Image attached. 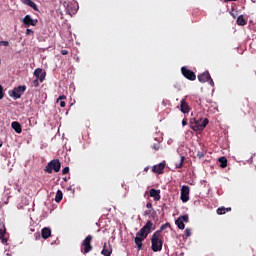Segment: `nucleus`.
<instances>
[{"label":"nucleus","instance_id":"nucleus-27","mask_svg":"<svg viewBox=\"0 0 256 256\" xmlns=\"http://www.w3.org/2000/svg\"><path fill=\"white\" fill-rule=\"evenodd\" d=\"M216 213H217V215H225V213H227V212H226L225 207H222V208H218L216 210Z\"/></svg>","mask_w":256,"mask_h":256},{"label":"nucleus","instance_id":"nucleus-11","mask_svg":"<svg viewBox=\"0 0 256 256\" xmlns=\"http://www.w3.org/2000/svg\"><path fill=\"white\" fill-rule=\"evenodd\" d=\"M34 75L36 76V79H38L40 81V83H43L45 81L47 72L43 71V69H41V68H36L34 70Z\"/></svg>","mask_w":256,"mask_h":256},{"label":"nucleus","instance_id":"nucleus-35","mask_svg":"<svg viewBox=\"0 0 256 256\" xmlns=\"http://www.w3.org/2000/svg\"><path fill=\"white\" fill-rule=\"evenodd\" d=\"M32 83L34 87H39V79L36 78Z\"/></svg>","mask_w":256,"mask_h":256},{"label":"nucleus","instance_id":"nucleus-10","mask_svg":"<svg viewBox=\"0 0 256 256\" xmlns=\"http://www.w3.org/2000/svg\"><path fill=\"white\" fill-rule=\"evenodd\" d=\"M180 191H181L180 199L182 203H187V201H189V193H190L189 186L187 185L182 186Z\"/></svg>","mask_w":256,"mask_h":256},{"label":"nucleus","instance_id":"nucleus-14","mask_svg":"<svg viewBox=\"0 0 256 256\" xmlns=\"http://www.w3.org/2000/svg\"><path fill=\"white\" fill-rule=\"evenodd\" d=\"M180 111L184 113V115L191 111V108L189 107V104L187 103V101H185V99H182L180 101Z\"/></svg>","mask_w":256,"mask_h":256},{"label":"nucleus","instance_id":"nucleus-2","mask_svg":"<svg viewBox=\"0 0 256 256\" xmlns=\"http://www.w3.org/2000/svg\"><path fill=\"white\" fill-rule=\"evenodd\" d=\"M151 249L154 253L163 250V236L161 235L160 231H156L151 236Z\"/></svg>","mask_w":256,"mask_h":256},{"label":"nucleus","instance_id":"nucleus-37","mask_svg":"<svg viewBox=\"0 0 256 256\" xmlns=\"http://www.w3.org/2000/svg\"><path fill=\"white\" fill-rule=\"evenodd\" d=\"M146 207L147 209H150L153 211V204L151 202H147Z\"/></svg>","mask_w":256,"mask_h":256},{"label":"nucleus","instance_id":"nucleus-46","mask_svg":"<svg viewBox=\"0 0 256 256\" xmlns=\"http://www.w3.org/2000/svg\"><path fill=\"white\" fill-rule=\"evenodd\" d=\"M144 171L148 172L149 171V167L144 168Z\"/></svg>","mask_w":256,"mask_h":256},{"label":"nucleus","instance_id":"nucleus-45","mask_svg":"<svg viewBox=\"0 0 256 256\" xmlns=\"http://www.w3.org/2000/svg\"><path fill=\"white\" fill-rule=\"evenodd\" d=\"M229 1H237V0H225V3H229Z\"/></svg>","mask_w":256,"mask_h":256},{"label":"nucleus","instance_id":"nucleus-23","mask_svg":"<svg viewBox=\"0 0 256 256\" xmlns=\"http://www.w3.org/2000/svg\"><path fill=\"white\" fill-rule=\"evenodd\" d=\"M55 201L56 203H61V201H63V192L61 190L56 192Z\"/></svg>","mask_w":256,"mask_h":256},{"label":"nucleus","instance_id":"nucleus-40","mask_svg":"<svg viewBox=\"0 0 256 256\" xmlns=\"http://www.w3.org/2000/svg\"><path fill=\"white\" fill-rule=\"evenodd\" d=\"M152 211H153V210L148 209V210H146V211L144 212V215H151Z\"/></svg>","mask_w":256,"mask_h":256},{"label":"nucleus","instance_id":"nucleus-47","mask_svg":"<svg viewBox=\"0 0 256 256\" xmlns=\"http://www.w3.org/2000/svg\"><path fill=\"white\" fill-rule=\"evenodd\" d=\"M225 209H226V212L231 211V207H228V208H225Z\"/></svg>","mask_w":256,"mask_h":256},{"label":"nucleus","instance_id":"nucleus-15","mask_svg":"<svg viewBox=\"0 0 256 256\" xmlns=\"http://www.w3.org/2000/svg\"><path fill=\"white\" fill-rule=\"evenodd\" d=\"M209 79H211V74H209V71H206V72L198 75V81L200 83H207V81H209Z\"/></svg>","mask_w":256,"mask_h":256},{"label":"nucleus","instance_id":"nucleus-13","mask_svg":"<svg viewBox=\"0 0 256 256\" xmlns=\"http://www.w3.org/2000/svg\"><path fill=\"white\" fill-rule=\"evenodd\" d=\"M112 253H113V247L111 246V244L107 245V243H104L103 249L101 251V255L111 256Z\"/></svg>","mask_w":256,"mask_h":256},{"label":"nucleus","instance_id":"nucleus-28","mask_svg":"<svg viewBox=\"0 0 256 256\" xmlns=\"http://www.w3.org/2000/svg\"><path fill=\"white\" fill-rule=\"evenodd\" d=\"M179 219H181L183 223H189V215L187 214L180 216Z\"/></svg>","mask_w":256,"mask_h":256},{"label":"nucleus","instance_id":"nucleus-12","mask_svg":"<svg viewBox=\"0 0 256 256\" xmlns=\"http://www.w3.org/2000/svg\"><path fill=\"white\" fill-rule=\"evenodd\" d=\"M165 165H166L165 162L159 163L158 165H154L152 167V172L157 173L158 175H163Z\"/></svg>","mask_w":256,"mask_h":256},{"label":"nucleus","instance_id":"nucleus-26","mask_svg":"<svg viewBox=\"0 0 256 256\" xmlns=\"http://www.w3.org/2000/svg\"><path fill=\"white\" fill-rule=\"evenodd\" d=\"M167 227H171V224L165 223V224H163V225L160 227V229L157 230V231H159V232H160V235H161V233H163V231H165V229H167Z\"/></svg>","mask_w":256,"mask_h":256},{"label":"nucleus","instance_id":"nucleus-24","mask_svg":"<svg viewBox=\"0 0 256 256\" xmlns=\"http://www.w3.org/2000/svg\"><path fill=\"white\" fill-rule=\"evenodd\" d=\"M175 224L177 225L178 229H182V230L185 229V223L180 218H178L175 221Z\"/></svg>","mask_w":256,"mask_h":256},{"label":"nucleus","instance_id":"nucleus-5","mask_svg":"<svg viewBox=\"0 0 256 256\" xmlns=\"http://www.w3.org/2000/svg\"><path fill=\"white\" fill-rule=\"evenodd\" d=\"M91 241H93V236L88 235L83 240L81 244V253L83 255H87V253H90V251H93V245H91Z\"/></svg>","mask_w":256,"mask_h":256},{"label":"nucleus","instance_id":"nucleus-43","mask_svg":"<svg viewBox=\"0 0 256 256\" xmlns=\"http://www.w3.org/2000/svg\"><path fill=\"white\" fill-rule=\"evenodd\" d=\"M182 125H183V127H185V125H187V119L182 120Z\"/></svg>","mask_w":256,"mask_h":256},{"label":"nucleus","instance_id":"nucleus-20","mask_svg":"<svg viewBox=\"0 0 256 256\" xmlns=\"http://www.w3.org/2000/svg\"><path fill=\"white\" fill-rule=\"evenodd\" d=\"M12 129H14V131L16 133H23V129L21 128V124L17 121L12 122Z\"/></svg>","mask_w":256,"mask_h":256},{"label":"nucleus","instance_id":"nucleus-4","mask_svg":"<svg viewBox=\"0 0 256 256\" xmlns=\"http://www.w3.org/2000/svg\"><path fill=\"white\" fill-rule=\"evenodd\" d=\"M44 171L46 173H53V171L59 173L61 171V161L59 159H53L46 165Z\"/></svg>","mask_w":256,"mask_h":256},{"label":"nucleus","instance_id":"nucleus-32","mask_svg":"<svg viewBox=\"0 0 256 256\" xmlns=\"http://www.w3.org/2000/svg\"><path fill=\"white\" fill-rule=\"evenodd\" d=\"M184 233H185V237H191V229L186 228Z\"/></svg>","mask_w":256,"mask_h":256},{"label":"nucleus","instance_id":"nucleus-44","mask_svg":"<svg viewBox=\"0 0 256 256\" xmlns=\"http://www.w3.org/2000/svg\"><path fill=\"white\" fill-rule=\"evenodd\" d=\"M198 157H199V158L203 157V153L199 152V153H198Z\"/></svg>","mask_w":256,"mask_h":256},{"label":"nucleus","instance_id":"nucleus-33","mask_svg":"<svg viewBox=\"0 0 256 256\" xmlns=\"http://www.w3.org/2000/svg\"><path fill=\"white\" fill-rule=\"evenodd\" d=\"M5 97V94L3 93V86L0 85V100Z\"/></svg>","mask_w":256,"mask_h":256},{"label":"nucleus","instance_id":"nucleus-7","mask_svg":"<svg viewBox=\"0 0 256 256\" xmlns=\"http://www.w3.org/2000/svg\"><path fill=\"white\" fill-rule=\"evenodd\" d=\"M27 91V86H18L15 87L12 91L9 92L10 97H13V99H21V96L23 93Z\"/></svg>","mask_w":256,"mask_h":256},{"label":"nucleus","instance_id":"nucleus-34","mask_svg":"<svg viewBox=\"0 0 256 256\" xmlns=\"http://www.w3.org/2000/svg\"><path fill=\"white\" fill-rule=\"evenodd\" d=\"M34 33L35 32L33 30H31L29 28L26 29V35H34Z\"/></svg>","mask_w":256,"mask_h":256},{"label":"nucleus","instance_id":"nucleus-9","mask_svg":"<svg viewBox=\"0 0 256 256\" xmlns=\"http://www.w3.org/2000/svg\"><path fill=\"white\" fill-rule=\"evenodd\" d=\"M25 27H36L39 23V20L31 18V15H26L22 20Z\"/></svg>","mask_w":256,"mask_h":256},{"label":"nucleus","instance_id":"nucleus-18","mask_svg":"<svg viewBox=\"0 0 256 256\" xmlns=\"http://www.w3.org/2000/svg\"><path fill=\"white\" fill-rule=\"evenodd\" d=\"M21 2L24 5H28L29 7L34 9V11H39V8L37 7V4H35V2H33L32 0H21Z\"/></svg>","mask_w":256,"mask_h":256},{"label":"nucleus","instance_id":"nucleus-25","mask_svg":"<svg viewBox=\"0 0 256 256\" xmlns=\"http://www.w3.org/2000/svg\"><path fill=\"white\" fill-rule=\"evenodd\" d=\"M183 163H185V156L180 157V162L176 163V169H181V167H183Z\"/></svg>","mask_w":256,"mask_h":256},{"label":"nucleus","instance_id":"nucleus-38","mask_svg":"<svg viewBox=\"0 0 256 256\" xmlns=\"http://www.w3.org/2000/svg\"><path fill=\"white\" fill-rule=\"evenodd\" d=\"M209 84L212 86V87H215V82H213V80L211 79V76H210V79L208 80Z\"/></svg>","mask_w":256,"mask_h":256},{"label":"nucleus","instance_id":"nucleus-30","mask_svg":"<svg viewBox=\"0 0 256 256\" xmlns=\"http://www.w3.org/2000/svg\"><path fill=\"white\" fill-rule=\"evenodd\" d=\"M0 47H9V41H0Z\"/></svg>","mask_w":256,"mask_h":256},{"label":"nucleus","instance_id":"nucleus-41","mask_svg":"<svg viewBox=\"0 0 256 256\" xmlns=\"http://www.w3.org/2000/svg\"><path fill=\"white\" fill-rule=\"evenodd\" d=\"M61 55H69V51H67V50H61Z\"/></svg>","mask_w":256,"mask_h":256},{"label":"nucleus","instance_id":"nucleus-17","mask_svg":"<svg viewBox=\"0 0 256 256\" xmlns=\"http://www.w3.org/2000/svg\"><path fill=\"white\" fill-rule=\"evenodd\" d=\"M5 233H7V230L5 229V225L0 224V239L4 245L5 243H7V238H5Z\"/></svg>","mask_w":256,"mask_h":256},{"label":"nucleus","instance_id":"nucleus-31","mask_svg":"<svg viewBox=\"0 0 256 256\" xmlns=\"http://www.w3.org/2000/svg\"><path fill=\"white\" fill-rule=\"evenodd\" d=\"M65 99H67V96L61 95L57 98L56 103H59V101H65Z\"/></svg>","mask_w":256,"mask_h":256},{"label":"nucleus","instance_id":"nucleus-42","mask_svg":"<svg viewBox=\"0 0 256 256\" xmlns=\"http://www.w3.org/2000/svg\"><path fill=\"white\" fill-rule=\"evenodd\" d=\"M34 236L36 237V239H41V234L39 233H35Z\"/></svg>","mask_w":256,"mask_h":256},{"label":"nucleus","instance_id":"nucleus-29","mask_svg":"<svg viewBox=\"0 0 256 256\" xmlns=\"http://www.w3.org/2000/svg\"><path fill=\"white\" fill-rule=\"evenodd\" d=\"M152 149H154V151H159V149H161V143L156 142L153 144Z\"/></svg>","mask_w":256,"mask_h":256},{"label":"nucleus","instance_id":"nucleus-6","mask_svg":"<svg viewBox=\"0 0 256 256\" xmlns=\"http://www.w3.org/2000/svg\"><path fill=\"white\" fill-rule=\"evenodd\" d=\"M66 12L70 15H75L79 11V4L75 1L64 2Z\"/></svg>","mask_w":256,"mask_h":256},{"label":"nucleus","instance_id":"nucleus-36","mask_svg":"<svg viewBox=\"0 0 256 256\" xmlns=\"http://www.w3.org/2000/svg\"><path fill=\"white\" fill-rule=\"evenodd\" d=\"M67 173H69V167L63 168L62 175H67Z\"/></svg>","mask_w":256,"mask_h":256},{"label":"nucleus","instance_id":"nucleus-21","mask_svg":"<svg viewBox=\"0 0 256 256\" xmlns=\"http://www.w3.org/2000/svg\"><path fill=\"white\" fill-rule=\"evenodd\" d=\"M237 25H240L241 27H245L247 25V20H245V17L243 15L238 16L236 20Z\"/></svg>","mask_w":256,"mask_h":256},{"label":"nucleus","instance_id":"nucleus-22","mask_svg":"<svg viewBox=\"0 0 256 256\" xmlns=\"http://www.w3.org/2000/svg\"><path fill=\"white\" fill-rule=\"evenodd\" d=\"M218 161L222 169H225V167H227V158L225 156L220 157Z\"/></svg>","mask_w":256,"mask_h":256},{"label":"nucleus","instance_id":"nucleus-39","mask_svg":"<svg viewBox=\"0 0 256 256\" xmlns=\"http://www.w3.org/2000/svg\"><path fill=\"white\" fill-rule=\"evenodd\" d=\"M67 103H65V101L61 100L60 101V107L64 108L66 107Z\"/></svg>","mask_w":256,"mask_h":256},{"label":"nucleus","instance_id":"nucleus-3","mask_svg":"<svg viewBox=\"0 0 256 256\" xmlns=\"http://www.w3.org/2000/svg\"><path fill=\"white\" fill-rule=\"evenodd\" d=\"M209 125V119L207 118H191L190 119V129L193 131H203L205 127Z\"/></svg>","mask_w":256,"mask_h":256},{"label":"nucleus","instance_id":"nucleus-48","mask_svg":"<svg viewBox=\"0 0 256 256\" xmlns=\"http://www.w3.org/2000/svg\"><path fill=\"white\" fill-rule=\"evenodd\" d=\"M0 147H3V141H0Z\"/></svg>","mask_w":256,"mask_h":256},{"label":"nucleus","instance_id":"nucleus-16","mask_svg":"<svg viewBox=\"0 0 256 256\" xmlns=\"http://www.w3.org/2000/svg\"><path fill=\"white\" fill-rule=\"evenodd\" d=\"M150 197H153L154 201H161V190L150 189Z\"/></svg>","mask_w":256,"mask_h":256},{"label":"nucleus","instance_id":"nucleus-1","mask_svg":"<svg viewBox=\"0 0 256 256\" xmlns=\"http://www.w3.org/2000/svg\"><path fill=\"white\" fill-rule=\"evenodd\" d=\"M151 231H155V224H153L151 220H148L146 224L136 233L134 242L138 251L143 249V241H145V238L149 235V233H151Z\"/></svg>","mask_w":256,"mask_h":256},{"label":"nucleus","instance_id":"nucleus-8","mask_svg":"<svg viewBox=\"0 0 256 256\" xmlns=\"http://www.w3.org/2000/svg\"><path fill=\"white\" fill-rule=\"evenodd\" d=\"M181 73L183 77H185L189 81H195V79H197V75H195V72H193L192 70L188 69L185 66L181 68Z\"/></svg>","mask_w":256,"mask_h":256},{"label":"nucleus","instance_id":"nucleus-19","mask_svg":"<svg viewBox=\"0 0 256 256\" xmlns=\"http://www.w3.org/2000/svg\"><path fill=\"white\" fill-rule=\"evenodd\" d=\"M41 235H42V238L49 239V237L51 235V228H49V227L43 228L41 230Z\"/></svg>","mask_w":256,"mask_h":256}]
</instances>
